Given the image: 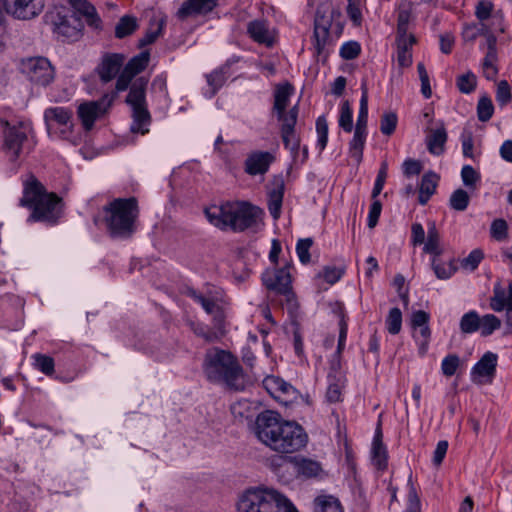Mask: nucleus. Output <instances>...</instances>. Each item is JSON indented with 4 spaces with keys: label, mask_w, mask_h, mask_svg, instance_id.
I'll return each mask as SVG.
<instances>
[{
    "label": "nucleus",
    "mask_w": 512,
    "mask_h": 512,
    "mask_svg": "<svg viewBox=\"0 0 512 512\" xmlns=\"http://www.w3.org/2000/svg\"><path fill=\"white\" fill-rule=\"evenodd\" d=\"M255 434L261 443L281 455L301 451L309 439L305 429L296 421L285 420L270 410L257 416Z\"/></svg>",
    "instance_id": "obj_1"
},
{
    "label": "nucleus",
    "mask_w": 512,
    "mask_h": 512,
    "mask_svg": "<svg viewBox=\"0 0 512 512\" xmlns=\"http://www.w3.org/2000/svg\"><path fill=\"white\" fill-rule=\"evenodd\" d=\"M208 222L221 231L240 233L257 231L263 226L265 212L247 201H225L204 209Z\"/></svg>",
    "instance_id": "obj_2"
},
{
    "label": "nucleus",
    "mask_w": 512,
    "mask_h": 512,
    "mask_svg": "<svg viewBox=\"0 0 512 512\" xmlns=\"http://www.w3.org/2000/svg\"><path fill=\"white\" fill-rule=\"evenodd\" d=\"M203 371L211 382L224 383L230 389L242 391L247 380L238 359L229 351L216 347L206 351Z\"/></svg>",
    "instance_id": "obj_3"
},
{
    "label": "nucleus",
    "mask_w": 512,
    "mask_h": 512,
    "mask_svg": "<svg viewBox=\"0 0 512 512\" xmlns=\"http://www.w3.org/2000/svg\"><path fill=\"white\" fill-rule=\"evenodd\" d=\"M103 212L104 221L112 236L129 237L135 231L139 216L137 198H115L104 207Z\"/></svg>",
    "instance_id": "obj_4"
},
{
    "label": "nucleus",
    "mask_w": 512,
    "mask_h": 512,
    "mask_svg": "<svg viewBox=\"0 0 512 512\" xmlns=\"http://www.w3.org/2000/svg\"><path fill=\"white\" fill-rule=\"evenodd\" d=\"M238 512H298L293 504L274 489L248 490L239 500Z\"/></svg>",
    "instance_id": "obj_5"
},
{
    "label": "nucleus",
    "mask_w": 512,
    "mask_h": 512,
    "mask_svg": "<svg viewBox=\"0 0 512 512\" xmlns=\"http://www.w3.org/2000/svg\"><path fill=\"white\" fill-rule=\"evenodd\" d=\"M186 294L196 303L200 304L207 314L212 316L214 329L219 331L226 330V318L230 303L222 289L207 286L203 293L195 289H188Z\"/></svg>",
    "instance_id": "obj_6"
},
{
    "label": "nucleus",
    "mask_w": 512,
    "mask_h": 512,
    "mask_svg": "<svg viewBox=\"0 0 512 512\" xmlns=\"http://www.w3.org/2000/svg\"><path fill=\"white\" fill-rule=\"evenodd\" d=\"M148 80L140 77L131 85L126 102L132 109L130 131L133 134L145 135L149 132L151 115L146 104V87Z\"/></svg>",
    "instance_id": "obj_7"
},
{
    "label": "nucleus",
    "mask_w": 512,
    "mask_h": 512,
    "mask_svg": "<svg viewBox=\"0 0 512 512\" xmlns=\"http://www.w3.org/2000/svg\"><path fill=\"white\" fill-rule=\"evenodd\" d=\"M21 205L32 210L29 220L54 222L60 215L62 203L57 194H28Z\"/></svg>",
    "instance_id": "obj_8"
},
{
    "label": "nucleus",
    "mask_w": 512,
    "mask_h": 512,
    "mask_svg": "<svg viewBox=\"0 0 512 512\" xmlns=\"http://www.w3.org/2000/svg\"><path fill=\"white\" fill-rule=\"evenodd\" d=\"M0 129L4 134V152L11 162H15L26 148L28 134L31 129L29 125L23 123L11 126L3 119H0Z\"/></svg>",
    "instance_id": "obj_9"
},
{
    "label": "nucleus",
    "mask_w": 512,
    "mask_h": 512,
    "mask_svg": "<svg viewBox=\"0 0 512 512\" xmlns=\"http://www.w3.org/2000/svg\"><path fill=\"white\" fill-rule=\"evenodd\" d=\"M72 111L65 107H50L44 112L48 134L51 137L68 139L73 129Z\"/></svg>",
    "instance_id": "obj_10"
},
{
    "label": "nucleus",
    "mask_w": 512,
    "mask_h": 512,
    "mask_svg": "<svg viewBox=\"0 0 512 512\" xmlns=\"http://www.w3.org/2000/svg\"><path fill=\"white\" fill-rule=\"evenodd\" d=\"M20 71L33 84L46 87L54 80V69L45 57H29L20 63Z\"/></svg>",
    "instance_id": "obj_11"
},
{
    "label": "nucleus",
    "mask_w": 512,
    "mask_h": 512,
    "mask_svg": "<svg viewBox=\"0 0 512 512\" xmlns=\"http://www.w3.org/2000/svg\"><path fill=\"white\" fill-rule=\"evenodd\" d=\"M46 19L53 25V31L66 40H76L80 37L83 24L77 13H61V11H50Z\"/></svg>",
    "instance_id": "obj_12"
},
{
    "label": "nucleus",
    "mask_w": 512,
    "mask_h": 512,
    "mask_svg": "<svg viewBox=\"0 0 512 512\" xmlns=\"http://www.w3.org/2000/svg\"><path fill=\"white\" fill-rule=\"evenodd\" d=\"M262 280L267 289L284 295L288 304L293 307L295 306V295L292 291V279L289 266L265 272L262 276Z\"/></svg>",
    "instance_id": "obj_13"
},
{
    "label": "nucleus",
    "mask_w": 512,
    "mask_h": 512,
    "mask_svg": "<svg viewBox=\"0 0 512 512\" xmlns=\"http://www.w3.org/2000/svg\"><path fill=\"white\" fill-rule=\"evenodd\" d=\"M332 17L326 16L320 11L316 12L314 20V49L319 59L326 60L329 55L330 46L333 43L330 34Z\"/></svg>",
    "instance_id": "obj_14"
},
{
    "label": "nucleus",
    "mask_w": 512,
    "mask_h": 512,
    "mask_svg": "<svg viewBox=\"0 0 512 512\" xmlns=\"http://www.w3.org/2000/svg\"><path fill=\"white\" fill-rule=\"evenodd\" d=\"M114 99L115 94H105L97 101L84 102L78 106V117L85 130L92 129L95 121L106 113Z\"/></svg>",
    "instance_id": "obj_15"
},
{
    "label": "nucleus",
    "mask_w": 512,
    "mask_h": 512,
    "mask_svg": "<svg viewBox=\"0 0 512 512\" xmlns=\"http://www.w3.org/2000/svg\"><path fill=\"white\" fill-rule=\"evenodd\" d=\"M149 60L150 54L148 51H142L138 55L131 58L124 66L122 72L117 78L116 90H126L129 87L132 79L147 67Z\"/></svg>",
    "instance_id": "obj_16"
},
{
    "label": "nucleus",
    "mask_w": 512,
    "mask_h": 512,
    "mask_svg": "<svg viewBox=\"0 0 512 512\" xmlns=\"http://www.w3.org/2000/svg\"><path fill=\"white\" fill-rule=\"evenodd\" d=\"M294 89L293 86L289 83H285L282 85H277L274 91V103L272 112L276 115L277 120L285 121L288 116H290L293 112L295 118L298 116V107L297 105L293 106L286 111L287 107L290 103V98L293 95Z\"/></svg>",
    "instance_id": "obj_17"
},
{
    "label": "nucleus",
    "mask_w": 512,
    "mask_h": 512,
    "mask_svg": "<svg viewBox=\"0 0 512 512\" xmlns=\"http://www.w3.org/2000/svg\"><path fill=\"white\" fill-rule=\"evenodd\" d=\"M43 8L44 0H7V13L22 20L34 18Z\"/></svg>",
    "instance_id": "obj_18"
},
{
    "label": "nucleus",
    "mask_w": 512,
    "mask_h": 512,
    "mask_svg": "<svg viewBox=\"0 0 512 512\" xmlns=\"http://www.w3.org/2000/svg\"><path fill=\"white\" fill-rule=\"evenodd\" d=\"M219 0H185L176 12V17L185 21L210 13Z\"/></svg>",
    "instance_id": "obj_19"
},
{
    "label": "nucleus",
    "mask_w": 512,
    "mask_h": 512,
    "mask_svg": "<svg viewBox=\"0 0 512 512\" xmlns=\"http://www.w3.org/2000/svg\"><path fill=\"white\" fill-rule=\"evenodd\" d=\"M497 355L486 352L474 365L471 371V378L474 383H490L496 372Z\"/></svg>",
    "instance_id": "obj_20"
},
{
    "label": "nucleus",
    "mask_w": 512,
    "mask_h": 512,
    "mask_svg": "<svg viewBox=\"0 0 512 512\" xmlns=\"http://www.w3.org/2000/svg\"><path fill=\"white\" fill-rule=\"evenodd\" d=\"M125 56L119 53H107L103 55L97 67V73L101 81L107 83L113 80L124 65Z\"/></svg>",
    "instance_id": "obj_21"
},
{
    "label": "nucleus",
    "mask_w": 512,
    "mask_h": 512,
    "mask_svg": "<svg viewBox=\"0 0 512 512\" xmlns=\"http://www.w3.org/2000/svg\"><path fill=\"white\" fill-rule=\"evenodd\" d=\"M274 159V155L268 151L251 152L244 162V171L252 176L263 175Z\"/></svg>",
    "instance_id": "obj_22"
},
{
    "label": "nucleus",
    "mask_w": 512,
    "mask_h": 512,
    "mask_svg": "<svg viewBox=\"0 0 512 512\" xmlns=\"http://www.w3.org/2000/svg\"><path fill=\"white\" fill-rule=\"evenodd\" d=\"M289 463L293 465L296 475L304 479L316 478L323 472L320 462L303 456L289 457Z\"/></svg>",
    "instance_id": "obj_23"
},
{
    "label": "nucleus",
    "mask_w": 512,
    "mask_h": 512,
    "mask_svg": "<svg viewBox=\"0 0 512 512\" xmlns=\"http://www.w3.org/2000/svg\"><path fill=\"white\" fill-rule=\"evenodd\" d=\"M497 39L494 35H488L484 47L486 48L485 57L482 62L483 75L488 80H494L498 74L496 63L498 61Z\"/></svg>",
    "instance_id": "obj_24"
},
{
    "label": "nucleus",
    "mask_w": 512,
    "mask_h": 512,
    "mask_svg": "<svg viewBox=\"0 0 512 512\" xmlns=\"http://www.w3.org/2000/svg\"><path fill=\"white\" fill-rule=\"evenodd\" d=\"M247 33L253 41L271 47L275 41L274 32L269 28L265 20H253L247 25Z\"/></svg>",
    "instance_id": "obj_25"
},
{
    "label": "nucleus",
    "mask_w": 512,
    "mask_h": 512,
    "mask_svg": "<svg viewBox=\"0 0 512 512\" xmlns=\"http://www.w3.org/2000/svg\"><path fill=\"white\" fill-rule=\"evenodd\" d=\"M490 307L495 312H501L504 309L507 313L512 312V282L508 286V295L500 283H496L493 288V296L490 299Z\"/></svg>",
    "instance_id": "obj_26"
},
{
    "label": "nucleus",
    "mask_w": 512,
    "mask_h": 512,
    "mask_svg": "<svg viewBox=\"0 0 512 512\" xmlns=\"http://www.w3.org/2000/svg\"><path fill=\"white\" fill-rule=\"evenodd\" d=\"M447 141V133L443 124L437 129L431 130L427 136V149L433 155H440L444 152Z\"/></svg>",
    "instance_id": "obj_27"
},
{
    "label": "nucleus",
    "mask_w": 512,
    "mask_h": 512,
    "mask_svg": "<svg viewBox=\"0 0 512 512\" xmlns=\"http://www.w3.org/2000/svg\"><path fill=\"white\" fill-rule=\"evenodd\" d=\"M187 325L196 336L203 338L208 343L220 340L226 333V330L219 331L214 328L209 329L206 325L198 321L189 320L187 321Z\"/></svg>",
    "instance_id": "obj_28"
},
{
    "label": "nucleus",
    "mask_w": 512,
    "mask_h": 512,
    "mask_svg": "<svg viewBox=\"0 0 512 512\" xmlns=\"http://www.w3.org/2000/svg\"><path fill=\"white\" fill-rule=\"evenodd\" d=\"M281 122V135L283 142L286 147L291 150H295L299 146L298 139L296 138L294 127L297 122V118H295L294 112L285 119V121Z\"/></svg>",
    "instance_id": "obj_29"
},
{
    "label": "nucleus",
    "mask_w": 512,
    "mask_h": 512,
    "mask_svg": "<svg viewBox=\"0 0 512 512\" xmlns=\"http://www.w3.org/2000/svg\"><path fill=\"white\" fill-rule=\"evenodd\" d=\"M328 379V388L326 392V397L329 402L335 403L341 401L342 397V389L345 385V375L344 373L337 372L333 376H327Z\"/></svg>",
    "instance_id": "obj_30"
},
{
    "label": "nucleus",
    "mask_w": 512,
    "mask_h": 512,
    "mask_svg": "<svg viewBox=\"0 0 512 512\" xmlns=\"http://www.w3.org/2000/svg\"><path fill=\"white\" fill-rule=\"evenodd\" d=\"M367 130H354V135L349 143L350 155L356 162H360L363 156V149L366 142Z\"/></svg>",
    "instance_id": "obj_31"
},
{
    "label": "nucleus",
    "mask_w": 512,
    "mask_h": 512,
    "mask_svg": "<svg viewBox=\"0 0 512 512\" xmlns=\"http://www.w3.org/2000/svg\"><path fill=\"white\" fill-rule=\"evenodd\" d=\"M315 512H343L340 501L331 495L318 496L314 501Z\"/></svg>",
    "instance_id": "obj_32"
},
{
    "label": "nucleus",
    "mask_w": 512,
    "mask_h": 512,
    "mask_svg": "<svg viewBox=\"0 0 512 512\" xmlns=\"http://www.w3.org/2000/svg\"><path fill=\"white\" fill-rule=\"evenodd\" d=\"M480 35L485 36V40L488 35H493L487 23L466 24L462 31L463 39L468 42L475 41Z\"/></svg>",
    "instance_id": "obj_33"
},
{
    "label": "nucleus",
    "mask_w": 512,
    "mask_h": 512,
    "mask_svg": "<svg viewBox=\"0 0 512 512\" xmlns=\"http://www.w3.org/2000/svg\"><path fill=\"white\" fill-rule=\"evenodd\" d=\"M138 28L137 18L131 15H124L120 18L115 27V36L122 39L131 35Z\"/></svg>",
    "instance_id": "obj_34"
},
{
    "label": "nucleus",
    "mask_w": 512,
    "mask_h": 512,
    "mask_svg": "<svg viewBox=\"0 0 512 512\" xmlns=\"http://www.w3.org/2000/svg\"><path fill=\"white\" fill-rule=\"evenodd\" d=\"M362 95L360 99V107L358 117L356 121V129L367 130L368 122V89L366 83L363 82L361 85Z\"/></svg>",
    "instance_id": "obj_35"
},
{
    "label": "nucleus",
    "mask_w": 512,
    "mask_h": 512,
    "mask_svg": "<svg viewBox=\"0 0 512 512\" xmlns=\"http://www.w3.org/2000/svg\"><path fill=\"white\" fill-rule=\"evenodd\" d=\"M411 12L412 6L410 3L403 2L399 5L397 15V34L404 35L405 33H408Z\"/></svg>",
    "instance_id": "obj_36"
},
{
    "label": "nucleus",
    "mask_w": 512,
    "mask_h": 512,
    "mask_svg": "<svg viewBox=\"0 0 512 512\" xmlns=\"http://www.w3.org/2000/svg\"><path fill=\"white\" fill-rule=\"evenodd\" d=\"M264 385L271 393L281 392L285 395H292L295 393V389L289 383L275 376L266 377Z\"/></svg>",
    "instance_id": "obj_37"
},
{
    "label": "nucleus",
    "mask_w": 512,
    "mask_h": 512,
    "mask_svg": "<svg viewBox=\"0 0 512 512\" xmlns=\"http://www.w3.org/2000/svg\"><path fill=\"white\" fill-rule=\"evenodd\" d=\"M480 328V317L475 311L465 313L460 320V329L463 333L470 334Z\"/></svg>",
    "instance_id": "obj_38"
},
{
    "label": "nucleus",
    "mask_w": 512,
    "mask_h": 512,
    "mask_svg": "<svg viewBox=\"0 0 512 512\" xmlns=\"http://www.w3.org/2000/svg\"><path fill=\"white\" fill-rule=\"evenodd\" d=\"M494 113V106L489 96L483 95L477 104V116L479 121L487 122Z\"/></svg>",
    "instance_id": "obj_39"
},
{
    "label": "nucleus",
    "mask_w": 512,
    "mask_h": 512,
    "mask_svg": "<svg viewBox=\"0 0 512 512\" xmlns=\"http://www.w3.org/2000/svg\"><path fill=\"white\" fill-rule=\"evenodd\" d=\"M338 123L339 126L347 133H350L353 129V111L349 101L347 100L341 105Z\"/></svg>",
    "instance_id": "obj_40"
},
{
    "label": "nucleus",
    "mask_w": 512,
    "mask_h": 512,
    "mask_svg": "<svg viewBox=\"0 0 512 512\" xmlns=\"http://www.w3.org/2000/svg\"><path fill=\"white\" fill-rule=\"evenodd\" d=\"M206 79L209 87L211 88L209 97H212L223 86L227 79V76L225 70L221 68L208 74L206 76Z\"/></svg>",
    "instance_id": "obj_41"
},
{
    "label": "nucleus",
    "mask_w": 512,
    "mask_h": 512,
    "mask_svg": "<svg viewBox=\"0 0 512 512\" xmlns=\"http://www.w3.org/2000/svg\"><path fill=\"white\" fill-rule=\"evenodd\" d=\"M164 26L163 20H153L150 23V27L148 28L145 36L140 39L139 45L141 47L152 44L156 41V39L159 37V35L162 32Z\"/></svg>",
    "instance_id": "obj_42"
},
{
    "label": "nucleus",
    "mask_w": 512,
    "mask_h": 512,
    "mask_svg": "<svg viewBox=\"0 0 512 512\" xmlns=\"http://www.w3.org/2000/svg\"><path fill=\"white\" fill-rule=\"evenodd\" d=\"M494 5L491 1L481 0L477 3L475 8V15L479 20V23H486L490 18L495 20L497 17L493 14Z\"/></svg>",
    "instance_id": "obj_43"
},
{
    "label": "nucleus",
    "mask_w": 512,
    "mask_h": 512,
    "mask_svg": "<svg viewBox=\"0 0 512 512\" xmlns=\"http://www.w3.org/2000/svg\"><path fill=\"white\" fill-rule=\"evenodd\" d=\"M477 79L476 76L468 71L457 77L456 85L460 92L464 94H470L476 88Z\"/></svg>",
    "instance_id": "obj_44"
},
{
    "label": "nucleus",
    "mask_w": 512,
    "mask_h": 512,
    "mask_svg": "<svg viewBox=\"0 0 512 512\" xmlns=\"http://www.w3.org/2000/svg\"><path fill=\"white\" fill-rule=\"evenodd\" d=\"M402 327V312L399 308L390 309L386 318V328L390 334H398Z\"/></svg>",
    "instance_id": "obj_45"
},
{
    "label": "nucleus",
    "mask_w": 512,
    "mask_h": 512,
    "mask_svg": "<svg viewBox=\"0 0 512 512\" xmlns=\"http://www.w3.org/2000/svg\"><path fill=\"white\" fill-rule=\"evenodd\" d=\"M398 123V117L394 112H385L381 116L380 120V131L386 136H390L394 133Z\"/></svg>",
    "instance_id": "obj_46"
},
{
    "label": "nucleus",
    "mask_w": 512,
    "mask_h": 512,
    "mask_svg": "<svg viewBox=\"0 0 512 512\" xmlns=\"http://www.w3.org/2000/svg\"><path fill=\"white\" fill-rule=\"evenodd\" d=\"M501 321L493 314H486L480 318V328L482 336H489L495 330L499 329Z\"/></svg>",
    "instance_id": "obj_47"
},
{
    "label": "nucleus",
    "mask_w": 512,
    "mask_h": 512,
    "mask_svg": "<svg viewBox=\"0 0 512 512\" xmlns=\"http://www.w3.org/2000/svg\"><path fill=\"white\" fill-rule=\"evenodd\" d=\"M424 250L425 252L434 254L435 256H438L441 253L439 248V234L434 225L428 229V237L424 246Z\"/></svg>",
    "instance_id": "obj_48"
},
{
    "label": "nucleus",
    "mask_w": 512,
    "mask_h": 512,
    "mask_svg": "<svg viewBox=\"0 0 512 512\" xmlns=\"http://www.w3.org/2000/svg\"><path fill=\"white\" fill-rule=\"evenodd\" d=\"M378 194H373L371 205L368 213V227L374 228L379 220L382 211V201L377 198Z\"/></svg>",
    "instance_id": "obj_49"
},
{
    "label": "nucleus",
    "mask_w": 512,
    "mask_h": 512,
    "mask_svg": "<svg viewBox=\"0 0 512 512\" xmlns=\"http://www.w3.org/2000/svg\"><path fill=\"white\" fill-rule=\"evenodd\" d=\"M491 237L496 241H504L508 237V225L504 219H495L490 228Z\"/></svg>",
    "instance_id": "obj_50"
},
{
    "label": "nucleus",
    "mask_w": 512,
    "mask_h": 512,
    "mask_svg": "<svg viewBox=\"0 0 512 512\" xmlns=\"http://www.w3.org/2000/svg\"><path fill=\"white\" fill-rule=\"evenodd\" d=\"M316 131L318 135L317 146L323 151L328 141V123L324 116L318 117L316 121Z\"/></svg>",
    "instance_id": "obj_51"
},
{
    "label": "nucleus",
    "mask_w": 512,
    "mask_h": 512,
    "mask_svg": "<svg viewBox=\"0 0 512 512\" xmlns=\"http://www.w3.org/2000/svg\"><path fill=\"white\" fill-rule=\"evenodd\" d=\"M346 12L355 26H360L363 20L361 12V0H347Z\"/></svg>",
    "instance_id": "obj_52"
},
{
    "label": "nucleus",
    "mask_w": 512,
    "mask_h": 512,
    "mask_svg": "<svg viewBox=\"0 0 512 512\" xmlns=\"http://www.w3.org/2000/svg\"><path fill=\"white\" fill-rule=\"evenodd\" d=\"M418 331L415 332L414 338L419 344V353L424 355L427 352L428 344L431 336V330L427 325L418 327Z\"/></svg>",
    "instance_id": "obj_53"
},
{
    "label": "nucleus",
    "mask_w": 512,
    "mask_h": 512,
    "mask_svg": "<svg viewBox=\"0 0 512 512\" xmlns=\"http://www.w3.org/2000/svg\"><path fill=\"white\" fill-rule=\"evenodd\" d=\"M35 367L40 370L45 375H52L54 372V360L52 357L43 355V354H35Z\"/></svg>",
    "instance_id": "obj_54"
},
{
    "label": "nucleus",
    "mask_w": 512,
    "mask_h": 512,
    "mask_svg": "<svg viewBox=\"0 0 512 512\" xmlns=\"http://www.w3.org/2000/svg\"><path fill=\"white\" fill-rule=\"evenodd\" d=\"M440 177L433 171H429L422 176L419 192H435L438 187Z\"/></svg>",
    "instance_id": "obj_55"
},
{
    "label": "nucleus",
    "mask_w": 512,
    "mask_h": 512,
    "mask_svg": "<svg viewBox=\"0 0 512 512\" xmlns=\"http://www.w3.org/2000/svg\"><path fill=\"white\" fill-rule=\"evenodd\" d=\"M23 192H47L35 175L28 173L22 178Z\"/></svg>",
    "instance_id": "obj_56"
},
{
    "label": "nucleus",
    "mask_w": 512,
    "mask_h": 512,
    "mask_svg": "<svg viewBox=\"0 0 512 512\" xmlns=\"http://www.w3.org/2000/svg\"><path fill=\"white\" fill-rule=\"evenodd\" d=\"M512 99L511 88L506 80H502L497 85L496 101L503 107L506 106Z\"/></svg>",
    "instance_id": "obj_57"
},
{
    "label": "nucleus",
    "mask_w": 512,
    "mask_h": 512,
    "mask_svg": "<svg viewBox=\"0 0 512 512\" xmlns=\"http://www.w3.org/2000/svg\"><path fill=\"white\" fill-rule=\"evenodd\" d=\"M459 363L460 359L457 355L450 354L446 356L441 363L442 373L447 377L453 376L459 367Z\"/></svg>",
    "instance_id": "obj_58"
},
{
    "label": "nucleus",
    "mask_w": 512,
    "mask_h": 512,
    "mask_svg": "<svg viewBox=\"0 0 512 512\" xmlns=\"http://www.w3.org/2000/svg\"><path fill=\"white\" fill-rule=\"evenodd\" d=\"M360 52V44L356 41L346 42L340 48V56L345 60H353L357 58Z\"/></svg>",
    "instance_id": "obj_59"
},
{
    "label": "nucleus",
    "mask_w": 512,
    "mask_h": 512,
    "mask_svg": "<svg viewBox=\"0 0 512 512\" xmlns=\"http://www.w3.org/2000/svg\"><path fill=\"white\" fill-rule=\"evenodd\" d=\"M313 244L311 238L299 239L296 245V252L299 260L303 264H307L310 261L309 250Z\"/></svg>",
    "instance_id": "obj_60"
},
{
    "label": "nucleus",
    "mask_w": 512,
    "mask_h": 512,
    "mask_svg": "<svg viewBox=\"0 0 512 512\" xmlns=\"http://www.w3.org/2000/svg\"><path fill=\"white\" fill-rule=\"evenodd\" d=\"M461 178L465 186L470 189H475V184L480 176L472 166L465 165L461 170Z\"/></svg>",
    "instance_id": "obj_61"
},
{
    "label": "nucleus",
    "mask_w": 512,
    "mask_h": 512,
    "mask_svg": "<svg viewBox=\"0 0 512 512\" xmlns=\"http://www.w3.org/2000/svg\"><path fill=\"white\" fill-rule=\"evenodd\" d=\"M372 460L374 465L380 469L384 470L387 468V451L385 446L372 447Z\"/></svg>",
    "instance_id": "obj_62"
},
{
    "label": "nucleus",
    "mask_w": 512,
    "mask_h": 512,
    "mask_svg": "<svg viewBox=\"0 0 512 512\" xmlns=\"http://www.w3.org/2000/svg\"><path fill=\"white\" fill-rule=\"evenodd\" d=\"M409 491L407 499L406 512H420V499L417 494L416 488L411 482V478L408 481Z\"/></svg>",
    "instance_id": "obj_63"
},
{
    "label": "nucleus",
    "mask_w": 512,
    "mask_h": 512,
    "mask_svg": "<svg viewBox=\"0 0 512 512\" xmlns=\"http://www.w3.org/2000/svg\"><path fill=\"white\" fill-rule=\"evenodd\" d=\"M432 267L439 279H448L455 271V268L451 264L440 263L436 258L432 260Z\"/></svg>",
    "instance_id": "obj_64"
}]
</instances>
